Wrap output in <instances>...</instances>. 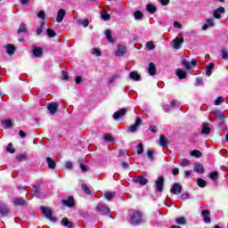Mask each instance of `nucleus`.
Segmentation results:
<instances>
[{
    "label": "nucleus",
    "mask_w": 228,
    "mask_h": 228,
    "mask_svg": "<svg viewBox=\"0 0 228 228\" xmlns=\"http://www.w3.org/2000/svg\"><path fill=\"white\" fill-rule=\"evenodd\" d=\"M203 83H204V81L202 80V78H201V77H198V78L196 79L195 86H200V85H203Z\"/></svg>",
    "instance_id": "bf43d9fd"
},
{
    "label": "nucleus",
    "mask_w": 228,
    "mask_h": 228,
    "mask_svg": "<svg viewBox=\"0 0 228 228\" xmlns=\"http://www.w3.org/2000/svg\"><path fill=\"white\" fill-rule=\"evenodd\" d=\"M149 129L151 133H158V127L156 126H151Z\"/></svg>",
    "instance_id": "338daca9"
},
{
    "label": "nucleus",
    "mask_w": 228,
    "mask_h": 228,
    "mask_svg": "<svg viewBox=\"0 0 228 228\" xmlns=\"http://www.w3.org/2000/svg\"><path fill=\"white\" fill-rule=\"evenodd\" d=\"M146 47L148 51H152L153 49L156 48V45H154V42L149 41L148 43H146Z\"/></svg>",
    "instance_id": "ea45409f"
},
{
    "label": "nucleus",
    "mask_w": 228,
    "mask_h": 228,
    "mask_svg": "<svg viewBox=\"0 0 228 228\" xmlns=\"http://www.w3.org/2000/svg\"><path fill=\"white\" fill-rule=\"evenodd\" d=\"M148 72L150 76H154L156 74V65L153 62L149 64Z\"/></svg>",
    "instance_id": "412c9836"
},
{
    "label": "nucleus",
    "mask_w": 228,
    "mask_h": 228,
    "mask_svg": "<svg viewBox=\"0 0 228 228\" xmlns=\"http://www.w3.org/2000/svg\"><path fill=\"white\" fill-rule=\"evenodd\" d=\"M163 183H165V178L163 176H159L157 181H155L157 191H163Z\"/></svg>",
    "instance_id": "6e6552de"
},
{
    "label": "nucleus",
    "mask_w": 228,
    "mask_h": 228,
    "mask_svg": "<svg viewBox=\"0 0 228 228\" xmlns=\"http://www.w3.org/2000/svg\"><path fill=\"white\" fill-rule=\"evenodd\" d=\"M133 183H135V184H141V186H145L149 183V179L143 177V176H134L132 179Z\"/></svg>",
    "instance_id": "39448f33"
},
{
    "label": "nucleus",
    "mask_w": 228,
    "mask_h": 228,
    "mask_svg": "<svg viewBox=\"0 0 228 228\" xmlns=\"http://www.w3.org/2000/svg\"><path fill=\"white\" fill-rule=\"evenodd\" d=\"M105 142H113V136L110 134H107L103 136Z\"/></svg>",
    "instance_id": "3c124183"
},
{
    "label": "nucleus",
    "mask_w": 228,
    "mask_h": 228,
    "mask_svg": "<svg viewBox=\"0 0 228 228\" xmlns=\"http://www.w3.org/2000/svg\"><path fill=\"white\" fill-rule=\"evenodd\" d=\"M206 22L209 28H213V26H215V20H213V18L207 19Z\"/></svg>",
    "instance_id": "8fccbe9b"
},
{
    "label": "nucleus",
    "mask_w": 228,
    "mask_h": 228,
    "mask_svg": "<svg viewBox=\"0 0 228 228\" xmlns=\"http://www.w3.org/2000/svg\"><path fill=\"white\" fill-rule=\"evenodd\" d=\"M81 188H82V190H84V191H85V193H86V195H90L92 193V191H90V188H88L86 183H82Z\"/></svg>",
    "instance_id": "a19ab883"
},
{
    "label": "nucleus",
    "mask_w": 228,
    "mask_h": 228,
    "mask_svg": "<svg viewBox=\"0 0 228 228\" xmlns=\"http://www.w3.org/2000/svg\"><path fill=\"white\" fill-rule=\"evenodd\" d=\"M14 206H24L26 204V200L22 198H15L13 200Z\"/></svg>",
    "instance_id": "393cba45"
},
{
    "label": "nucleus",
    "mask_w": 228,
    "mask_h": 228,
    "mask_svg": "<svg viewBox=\"0 0 228 228\" xmlns=\"http://www.w3.org/2000/svg\"><path fill=\"white\" fill-rule=\"evenodd\" d=\"M137 154L140 155V154H143V144L142 142H140L138 145H137Z\"/></svg>",
    "instance_id": "09e8293b"
},
{
    "label": "nucleus",
    "mask_w": 228,
    "mask_h": 228,
    "mask_svg": "<svg viewBox=\"0 0 228 228\" xmlns=\"http://www.w3.org/2000/svg\"><path fill=\"white\" fill-rule=\"evenodd\" d=\"M6 151H7V152H10L11 154H14V152H15V148H13V144H12V142H10V143L7 145Z\"/></svg>",
    "instance_id": "37998d69"
},
{
    "label": "nucleus",
    "mask_w": 228,
    "mask_h": 228,
    "mask_svg": "<svg viewBox=\"0 0 228 228\" xmlns=\"http://www.w3.org/2000/svg\"><path fill=\"white\" fill-rule=\"evenodd\" d=\"M33 54L36 56V58H40V56L44 54V50H42L41 47H35L33 49Z\"/></svg>",
    "instance_id": "aec40b11"
},
{
    "label": "nucleus",
    "mask_w": 228,
    "mask_h": 228,
    "mask_svg": "<svg viewBox=\"0 0 228 228\" xmlns=\"http://www.w3.org/2000/svg\"><path fill=\"white\" fill-rule=\"evenodd\" d=\"M96 211L102 213V215H109V216L111 218V209L104 204H98L96 207Z\"/></svg>",
    "instance_id": "7ed1b4c3"
},
{
    "label": "nucleus",
    "mask_w": 228,
    "mask_h": 228,
    "mask_svg": "<svg viewBox=\"0 0 228 228\" xmlns=\"http://www.w3.org/2000/svg\"><path fill=\"white\" fill-rule=\"evenodd\" d=\"M181 106V103L177 101H172L170 105H163V110L166 111V113H170L174 108H179Z\"/></svg>",
    "instance_id": "20e7f679"
},
{
    "label": "nucleus",
    "mask_w": 228,
    "mask_h": 228,
    "mask_svg": "<svg viewBox=\"0 0 228 228\" xmlns=\"http://www.w3.org/2000/svg\"><path fill=\"white\" fill-rule=\"evenodd\" d=\"M61 225H64V227L72 228L74 225L72 224V222L69 221L67 218H63L61 221Z\"/></svg>",
    "instance_id": "c756f323"
},
{
    "label": "nucleus",
    "mask_w": 228,
    "mask_h": 228,
    "mask_svg": "<svg viewBox=\"0 0 228 228\" xmlns=\"http://www.w3.org/2000/svg\"><path fill=\"white\" fill-rule=\"evenodd\" d=\"M221 54H222L223 60H228V51L226 48H223L221 50Z\"/></svg>",
    "instance_id": "79ce46f5"
},
{
    "label": "nucleus",
    "mask_w": 228,
    "mask_h": 228,
    "mask_svg": "<svg viewBox=\"0 0 228 228\" xmlns=\"http://www.w3.org/2000/svg\"><path fill=\"white\" fill-rule=\"evenodd\" d=\"M61 204L67 208H74V198L69 196L67 200H62Z\"/></svg>",
    "instance_id": "f8f14e48"
},
{
    "label": "nucleus",
    "mask_w": 228,
    "mask_h": 228,
    "mask_svg": "<svg viewBox=\"0 0 228 228\" xmlns=\"http://www.w3.org/2000/svg\"><path fill=\"white\" fill-rule=\"evenodd\" d=\"M176 76L177 77H179V79H185L186 77V71L181 69H176Z\"/></svg>",
    "instance_id": "c85d7f7f"
},
{
    "label": "nucleus",
    "mask_w": 228,
    "mask_h": 228,
    "mask_svg": "<svg viewBox=\"0 0 228 228\" xmlns=\"http://www.w3.org/2000/svg\"><path fill=\"white\" fill-rule=\"evenodd\" d=\"M117 79H120V75L115 74L114 76L108 78L109 84L113 85Z\"/></svg>",
    "instance_id": "473e14b6"
},
{
    "label": "nucleus",
    "mask_w": 228,
    "mask_h": 228,
    "mask_svg": "<svg viewBox=\"0 0 228 228\" xmlns=\"http://www.w3.org/2000/svg\"><path fill=\"white\" fill-rule=\"evenodd\" d=\"M181 167H188L191 165L190 160L188 159H183L182 161L180 162Z\"/></svg>",
    "instance_id": "a18cd8bd"
},
{
    "label": "nucleus",
    "mask_w": 228,
    "mask_h": 228,
    "mask_svg": "<svg viewBox=\"0 0 228 228\" xmlns=\"http://www.w3.org/2000/svg\"><path fill=\"white\" fill-rule=\"evenodd\" d=\"M184 42L183 37H175L172 42V46L174 49H181V45Z\"/></svg>",
    "instance_id": "9d476101"
},
{
    "label": "nucleus",
    "mask_w": 228,
    "mask_h": 228,
    "mask_svg": "<svg viewBox=\"0 0 228 228\" xmlns=\"http://www.w3.org/2000/svg\"><path fill=\"white\" fill-rule=\"evenodd\" d=\"M92 54H94L95 56H102V53H101V50L97 48H94L91 51Z\"/></svg>",
    "instance_id": "de8ad7c7"
},
{
    "label": "nucleus",
    "mask_w": 228,
    "mask_h": 228,
    "mask_svg": "<svg viewBox=\"0 0 228 228\" xmlns=\"http://www.w3.org/2000/svg\"><path fill=\"white\" fill-rule=\"evenodd\" d=\"M6 53L9 54V56H12V54H15V46L12 44H9L5 46Z\"/></svg>",
    "instance_id": "6ab92c4d"
},
{
    "label": "nucleus",
    "mask_w": 228,
    "mask_h": 228,
    "mask_svg": "<svg viewBox=\"0 0 228 228\" xmlns=\"http://www.w3.org/2000/svg\"><path fill=\"white\" fill-rule=\"evenodd\" d=\"M81 81H83V79L81 78V76L76 77V78H75V83H76L77 85H80V84H81Z\"/></svg>",
    "instance_id": "69168bd1"
},
{
    "label": "nucleus",
    "mask_w": 228,
    "mask_h": 228,
    "mask_svg": "<svg viewBox=\"0 0 228 228\" xmlns=\"http://www.w3.org/2000/svg\"><path fill=\"white\" fill-rule=\"evenodd\" d=\"M65 9H60L57 13L56 21L61 23L62 22L63 19L65 18Z\"/></svg>",
    "instance_id": "dca6fc26"
},
{
    "label": "nucleus",
    "mask_w": 228,
    "mask_h": 228,
    "mask_svg": "<svg viewBox=\"0 0 228 228\" xmlns=\"http://www.w3.org/2000/svg\"><path fill=\"white\" fill-rule=\"evenodd\" d=\"M102 20H110V19H111V16H110V14L105 12L102 14Z\"/></svg>",
    "instance_id": "6e6d98bb"
},
{
    "label": "nucleus",
    "mask_w": 228,
    "mask_h": 228,
    "mask_svg": "<svg viewBox=\"0 0 228 228\" xmlns=\"http://www.w3.org/2000/svg\"><path fill=\"white\" fill-rule=\"evenodd\" d=\"M46 34L49 37V38H54V37H56V32L54 30H53L52 28H47Z\"/></svg>",
    "instance_id": "4c0bfd02"
},
{
    "label": "nucleus",
    "mask_w": 228,
    "mask_h": 228,
    "mask_svg": "<svg viewBox=\"0 0 228 228\" xmlns=\"http://www.w3.org/2000/svg\"><path fill=\"white\" fill-rule=\"evenodd\" d=\"M46 163L49 168H52V169L56 168V162L54 161V159H52L51 157L46 158Z\"/></svg>",
    "instance_id": "b1692460"
},
{
    "label": "nucleus",
    "mask_w": 228,
    "mask_h": 228,
    "mask_svg": "<svg viewBox=\"0 0 228 228\" xmlns=\"http://www.w3.org/2000/svg\"><path fill=\"white\" fill-rule=\"evenodd\" d=\"M105 37L110 44H113V42H115V40L111 37V30L110 29L105 30Z\"/></svg>",
    "instance_id": "2f4dec72"
},
{
    "label": "nucleus",
    "mask_w": 228,
    "mask_h": 228,
    "mask_svg": "<svg viewBox=\"0 0 228 228\" xmlns=\"http://www.w3.org/2000/svg\"><path fill=\"white\" fill-rule=\"evenodd\" d=\"M1 124L5 128L12 127L13 126V122H12V119H4L1 121Z\"/></svg>",
    "instance_id": "cd10ccee"
},
{
    "label": "nucleus",
    "mask_w": 228,
    "mask_h": 228,
    "mask_svg": "<svg viewBox=\"0 0 228 228\" xmlns=\"http://www.w3.org/2000/svg\"><path fill=\"white\" fill-rule=\"evenodd\" d=\"M9 213H10V208H8V205H6L4 203H0L1 216H8Z\"/></svg>",
    "instance_id": "1a4fd4ad"
},
{
    "label": "nucleus",
    "mask_w": 228,
    "mask_h": 228,
    "mask_svg": "<svg viewBox=\"0 0 228 228\" xmlns=\"http://www.w3.org/2000/svg\"><path fill=\"white\" fill-rule=\"evenodd\" d=\"M220 13H225V8L219 7L216 9L213 12V16L215 17V19H222V15H220Z\"/></svg>",
    "instance_id": "4468645a"
},
{
    "label": "nucleus",
    "mask_w": 228,
    "mask_h": 228,
    "mask_svg": "<svg viewBox=\"0 0 228 228\" xmlns=\"http://www.w3.org/2000/svg\"><path fill=\"white\" fill-rule=\"evenodd\" d=\"M191 156H193L194 158H200L202 156V152H200L198 150H193L191 151Z\"/></svg>",
    "instance_id": "c9c22d12"
},
{
    "label": "nucleus",
    "mask_w": 228,
    "mask_h": 228,
    "mask_svg": "<svg viewBox=\"0 0 228 228\" xmlns=\"http://www.w3.org/2000/svg\"><path fill=\"white\" fill-rule=\"evenodd\" d=\"M176 224H178L179 225H186V218L184 217L176 218Z\"/></svg>",
    "instance_id": "c03bdc74"
},
{
    "label": "nucleus",
    "mask_w": 228,
    "mask_h": 228,
    "mask_svg": "<svg viewBox=\"0 0 228 228\" xmlns=\"http://www.w3.org/2000/svg\"><path fill=\"white\" fill-rule=\"evenodd\" d=\"M183 67H185V69H187V70H190L191 69L190 61H183Z\"/></svg>",
    "instance_id": "5fc2aeb1"
},
{
    "label": "nucleus",
    "mask_w": 228,
    "mask_h": 228,
    "mask_svg": "<svg viewBox=\"0 0 228 228\" xmlns=\"http://www.w3.org/2000/svg\"><path fill=\"white\" fill-rule=\"evenodd\" d=\"M159 143L161 147H167L168 145V141L167 140V137H165L163 134H160Z\"/></svg>",
    "instance_id": "4be33fe9"
},
{
    "label": "nucleus",
    "mask_w": 228,
    "mask_h": 228,
    "mask_svg": "<svg viewBox=\"0 0 228 228\" xmlns=\"http://www.w3.org/2000/svg\"><path fill=\"white\" fill-rule=\"evenodd\" d=\"M201 215H202L203 220L206 224H211V217H209V215H211V213L209 212L208 209L203 210L201 212Z\"/></svg>",
    "instance_id": "ddd939ff"
},
{
    "label": "nucleus",
    "mask_w": 228,
    "mask_h": 228,
    "mask_svg": "<svg viewBox=\"0 0 228 228\" xmlns=\"http://www.w3.org/2000/svg\"><path fill=\"white\" fill-rule=\"evenodd\" d=\"M146 10L150 12V13H156V6H154L153 4H148L146 7Z\"/></svg>",
    "instance_id": "58836bf2"
},
{
    "label": "nucleus",
    "mask_w": 228,
    "mask_h": 228,
    "mask_svg": "<svg viewBox=\"0 0 228 228\" xmlns=\"http://www.w3.org/2000/svg\"><path fill=\"white\" fill-rule=\"evenodd\" d=\"M20 33H28V28H26V24L24 23H21L18 29V34L20 35Z\"/></svg>",
    "instance_id": "f704fd0d"
},
{
    "label": "nucleus",
    "mask_w": 228,
    "mask_h": 228,
    "mask_svg": "<svg viewBox=\"0 0 228 228\" xmlns=\"http://www.w3.org/2000/svg\"><path fill=\"white\" fill-rule=\"evenodd\" d=\"M16 159H17L18 161H22V160L26 159V155H24V154H20V155H18V156L16 157Z\"/></svg>",
    "instance_id": "052dcab7"
},
{
    "label": "nucleus",
    "mask_w": 228,
    "mask_h": 228,
    "mask_svg": "<svg viewBox=\"0 0 228 228\" xmlns=\"http://www.w3.org/2000/svg\"><path fill=\"white\" fill-rule=\"evenodd\" d=\"M173 26H174V28H176V29H182L183 28V25H181V23H179L178 21H175Z\"/></svg>",
    "instance_id": "13d9d810"
},
{
    "label": "nucleus",
    "mask_w": 228,
    "mask_h": 228,
    "mask_svg": "<svg viewBox=\"0 0 228 228\" xmlns=\"http://www.w3.org/2000/svg\"><path fill=\"white\" fill-rule=\"evenodd\" d=\"M129 77L134 81H140V75L138 74V71L130 72Z\"/></svg>",
    "instance_id": "7c9ffc66"
},
{
    "label": "nucleus",
    "mask_w": 228,
    "mask_h": 228,
    "mask_svg": "<svg viewBox=\"0 0 228 228\" xmlns=\"http://www.w3.org/2000/svg\"><path fill=\"white\" fill-rule=\"evenodd\" d=\"M172 174H173V175H179V168H177V167L173 168Z\"/></svg>",
    "instance_id": "774afa93"
},
{
    "label": "nucleus",
    "mask_w": 228,
    "mask_h": 228,
    "mask_svg": "<svg viewBox=\"0 0 228 228\" xmlns=\"http://www.w3.org/2000/svg\"><path fill=\"white\" fill-rule=\"evenodd\" d=\"M37 17L39 19H45V12H44V11H40L37 14Z\"/></svg>",
    "instance_id": "e2e57ef3"
},
{
    "label": "nucleus",
    "mask_w": 228,
    "mask_h": 228,
    "mask_svg": "<svg viewBox=\"0 0 228 228\" xmlns=\"http://www.w3.org/2000/svg\"><path fill=\"white\" fill-rule=\"evenodd\" d=\"M41 211H42L43 215L45 216V218H47L51 222H56V218H54V216H53V210H51V208L42 206Z\"/></svg>",
    "instance_id": "f03ea898"
},
{
    "label": "nucleus",
    "mask_w": 228,
    "mask_h": 228,
    "mask_svg": "<svg viewBox=\"0 0 228 228\" xmlns=\"http://www.w3.org/2000/svg\"><path fill=\"white\" fill-rule=\"evenodd\" d=\"M211 133V128H209V124L204 123L201 129V134H209Z\"/></svg>",
    "instance_id": "5701e85b"
},
{
    "label": "nucleus",
    "mask_w": 228,
    "mask_h": 228,
    "mask_svg": "<svg viewBox=\"0 0 228 228\" xmlns=\"http://www.w3.org/2000/svg\"><path fill=\"white\" fill-rule=\"evenodd\" d=\"M194 172H198V174H204V166L200 164V162H197L194 164Z\"/></svg>",
    "instance_id": "a211bd4d"
},
{
    "label": "nucleus",
    "mask_w": 228,
    "mask_h": 228,
    "mask_svg": "<svg viewBox=\"0 0 228 228\" xmlns=\"http://www.w3.org/2000/svg\"><path fill=\"white\" fill-rule=\"evenodd\" d=\"M145 218L143 217V214L140 211H134L130 215V220L129 223L131 225H140L142 224H144Z\"/></svg>",
    "instance_id": "f257e3e1"
},
{
    "label": "nucleus",
    "mask_w": 228,
    "mask_h": 228,
    "mask_svg": "<svg viewBox=\"0 0 228 228\" xmlns=\"http://www.w3.org/2000/svg\"><path fill=\"white\" fill-rule=\"evenodd\" d=\"M190 197V194L188 192H184L181 195L182 200H186Z\"/></svg>",
    "instance_id": "680f3d73"
},
{
    "label": "nucleus",
    "mask_w": 228,
    "mask_h": 228,
    "mask_svg": "<svg viewBox=\"0 0 228 228\" xmlns=\"http://www.w3.org/2000/svg\"><path fill=\"white\" fill-rule=\"evenodd\" d=\"M135 20H139V19H142L143 17V13L140 11H136L134 14Z\"/></svg>",
    "instance_id": "49530a36"
},
{
    "label": "nucleus",
    "mask_w": 228,
    "mask_h": 228,
    "mask_svg": "<svg viewBox=\"0 0 228 228\" xmlns=\"http://www.w3.org/2000/svg\"><path fill=\"white\" fill-rule=\"evenodd\" d=\"M170 191L174 195H180L181 191H183V185H181V183H174Z\"/></svg>",
    "instance_id": "0eeeda50"
},
{
    "label": "nucleus",
    "mask_w": 228,
    "mask_h": 228,
    "mask_svg": "<svg viewBox=\"0 0 228 228\" xmlns=\"http://www.w3.org/2000/svg\"><path fill=\"white\" fill-rule=\"evenodd\" d=\"M48 110L52 115H54L58 111V103L52 102L47 105Z\"/></svg>",
    "instance_id": "2eb2a0df"
},
{
    "label": "nucleus",
    "mask_w": 228,
    "mask_h": 228,
    "mask_svg": "<svg viewBox=\"0 0 228 228\" xmlns=\"http://www.w3.org/2000/svg\"><path fill=\"white\" fill-rule=\"evenodd\" d=\"M224 97L219 96V97L216 100V102H215L216 106H220V104H222V102H224Z\"/></svg>",
    "instance_id": "603ef678"
},
{
    "label": "nucleus",
    "mask_w": 228,
    "mask_h": 228,
    "mask_svg": "<svg viewBox=\"0 0 228 228\" xmlns=\"http://www.w3.org/2000/svg\"><path fill=\"white\" fill-rule=\"evenodd\" d=\"M126 113H127V109L122 108L117 112L113 114L114 120H118V118H122V117H126Z\"/></svg>",
    "instance_id": "423d86ee"
},
{
    "label": "nucleus",
    "mask_w": 228,
    "mask_h": 228,
    "mask_svg": "<svg viewBox=\"0 0 228 228\" xmlns=\"http://www.w3.org/2000/svg\"><path fill=\"white\" fill-rule=\"evenodd\" d=\"M141 124H142V118H137L135 120V123L128 128L130 133H136V131H138V127H140Z\"/></svg>",
    "instance_id": "9b49d317"
},
{
    "label": "nucleus",
    "mask_w": 228,
    "mask_h": 228,
    "mask_svg": "<svg viewBox=\"0 0 228 228\" xmlns=\"http://www.w3.org/2000/svg\"><path fill=\"white\" fill-rule=\"evenodd\" d=\"M81 24H82V26H84V28H88L90 21H88V20H84L81 21Z\"/></svg>",
    "instance_id": "0e129e2a"
},
{
    "label": "nucleus",
    "mask_w": 228,
    "mask_h": 228,
    "mask_svg": "<svg viewBox=\"0 0 228 228\" xmlns=\"http://www.w3.org/2000/svg\"><path fill=\"white\" fill-rule=\"evenodd\" d=\"M126 54V46L119 45L118 46V51L115 52L116 56H124Z\"/></svg>",
    "instance_id": "f3484780"
},
{
    "label": "nucleus",
    "mask_w": 228,
    "mask_h": 228,
    "mask_svg": "<svg viewBox=\"0 0 228 228\" xmlns=\"http://www.w3.org/2000/svg\"><path fill=\"white\" fill-rule=\"evenodd\" d=\"M116 195H117V192H115V191H113V192H111V191H106V192L104 193V197H105L106 200H109V202L111 201L112 199H115V196H116Z\"/></svg>",
    "instance_id": "a878e982"
},
{
    "label": "nucleus",
    "mask_w": 228,
    "mask_h": 228,
    "mask_svg": "<svg viewBox=\"0 0 228 228\" xmlns=\"http://www.w3.org/2000/svg\"><path fill=\"white\" fill-rule=\"evenodd\" d=\"M45 26V22H42L40 27L37 28V35H42V28Z\"/></svg>",
    "instance_id": "864d4df0"
},
{
    "label": "nucleus",
    "mask_w": 228,
    "mask_h": 228,
    "mask_svg": "<svg viewBox=\"0 0 228 228\" xmlns=\"http://www.w3.org/2000/svg\"><path fill=\"white\" fill-rule=\"evenodd\" d=\"M213 69H215V64L210 63L206 68V75L209 77L213 74Z\"/></svg>",
    "instance_id": "bb28decb"
},
{
    "label": "nucleus",
    "mask_w": 228,
    "mask_h": 228,
    "mask_svg": "<svg viewBox=\"0 0 228 228\" xmlns=\"http://www.w3.org/2000/svg\"><path fill=\"white\" fill-rule=\"evenodd\" d=\"M208 177H209V179H211L212 181H216V179H218V172H216V171L211 172V173L208 175Z\"/></svg>",
    "instance_id": "e433bc0d"
},
{
    "label": "nucleus",
    "mask_w": 228,
    "mask_h": 228,
    "mask_svg": "<svg viewBox=\"0 0 228 228\" xmlns=\"http://www.w3.org/2000/svg\"><path fill=\"white\" fill-rule=\"evenodd\" d=\"M148 158L151 159V161H154V151H148Z\"/></svg>",
    "instance_id": "4d7b16f0"
},
{
    "label": "nucleus",
    "mask_w": 228,
    "mask_h": 228,
    "mask_svg": "<svg viewBox=\"0 0 228 228\" xmlns=\"http://www.w3.org/2000/svg\"><path fill=\"white\" fill-rule=\"evenodd\" d=\"M197 183H198V186H200V188H206V185L208 184V182H206V180H204L202 178H198Z\"/></svg>",
    "instance_id": "72a5a7b5"
}]
</instances>
